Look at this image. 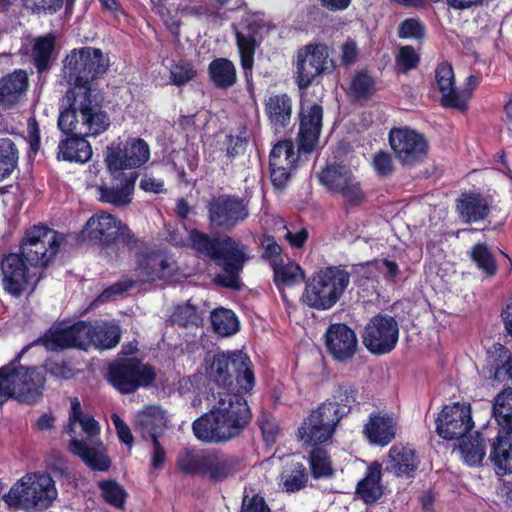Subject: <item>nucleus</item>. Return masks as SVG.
<instances>
[{
	"instance_id": "79ce46f5",
	"label": "nucleus",
	"mask_w": 512,
	"mask_h": 512,
	"mask_svg": "<svg viewBox=\"0 0 512 512\" xmlns=\"http://www.w3.org/2000/svg\"><path fill=\"white\" fill-rule=\"evenodd\" d=\"M349 167L340 163H328L319 173L318 179L328 191L338 193L353 178Z\"/></svg>"
},
{
	"instance_id": "a19ab883",
	"label": "nucleus",
	"mask_w": 512,
	"mask_h": 512,
	"mask_svg": "<svg viewBox=\"0 0 512 512\" xmlns=\"http://www.w3.org/2000/svg\"><path fill=\"white\" fill-rule=\"evenodd\" d=\"M381 471V464L373 462L366 469L364 478H362L356 486V493L366 504H373L382 496L380 486Z\"/></svg>"
},
{
	"instance_id": "2f4dec72",
	"label": "nucleus",
	"mask_w": 512,
	"mask_h": 512,
	"mask_svg": "<svg viewBox=\"0 0 512 512\" xmlns=\"http://www.w3.org/2000/svg\"><path fill=\"white\" fill-rule=\"evenodd\" d=\"M455 211L465 223H476L486 219L490 206L480 193L465 191L455 200Z\"/></svg>"
},
{
	"instance_id": "8fccbe9b",
	"label": "nucleus",
	"mask_w": 512,
	"mask_h": 512,
	"mask_svg": "<svg viewBox=\"0 0 512 512\" xmlns=\"http://www.w3.org/2000/svg\"><path fill=\"white\" fill-rule=\"evenodd\" d=\"M102 499L110 506L116 509H123L128 493L125 488L116 480L107 479L97 483Z\"/></svg>"
},
{
	"instance_id": "393cba45",
	"label": "nucleus",
	"mask_w": 512,
	"mask_h": 512,
	"mask_svg": "<svg viewBox=\"0 0 512 512\" xmlns=\"http://www.w3.org/2000/svg\"><path fill=\"white\" fill-rule=\"evenodd\" d=\"M143 246L136 247L131 253H134L135 272L144 280L153 281L167 277L170 272L168 259L160 252L148 246L142 240Z\"/></svg>"
},
{
	"instance_id": "4c0bfd02",
	"label": "nucleus",
	"mask_w": 512,
	"mask_h": 512,
	"mask_svg": "<svg viewBox=\"0 0 512 512\" xmlns=\"http://www.w3.org/2000/svg\"><path fill=\"white\" fill-rule=\"evenodd\" d=\"M487 363L493 378L498 382H512V351L496 343L488 351Z\"/></svg>"
},
{
	"instance_id": "ea45409f",
	"label": "nucleus",
	"mask_w": 512,
	"mask_h": 512,
	"mask_svg": "<svg viewBox=\"0 0 512 512\" xmlns=\"http://www.w3.org/2000/svg\"><path fill=\"white\" fill-rule=\"evenodd\" d=\"M207 73L210 82L218 89L226 90L237 83L236 66L228 58H214L207 67Z\"/></svg>"
},
{
	"instance_id": "0e129e2a",
	"label": "nucleus",
	"mask_w": 512,
	"mask_h": 512,
	"mask_svg": "<svg viewBox=\"0 0 512 512\" xmlns=\"http://www.w3.org/2000/svg\"><path fill=\"white\" fill-rule=\"evenodd\" d=\"M420 56L411 45L400 47L396 56V64L402 72L406 73L418 67Z\"/></svg>"
},
{
	"instance_id": "338daca9",
	"label": "nucleus",
	"mask_w": 512,
	"mask_h": 512,
	"mask_svg": "<svg viewBox=\"0 0 512 512\" xmlns=\"http://www.w3.org/2000/svg\"><path fill=\"white\" fill-rule=\"evenodd\" d=\"M372 165L380 177H388L394 172V164L391 155L386 151H378L373 155Z\"/></svg>"
},
{
	"instance_id": "37998d69",
	"label": "nucleus",
	"mask_w": 512,
	"mask_h": 512,
	"mask_svg": "<svg viewBox=\"0 0 512 512\" xmlns=\"http://www.w3.org/2000/svg\"><path fill=\"white\" fill-rule=\"evenodd\" d=\"M273 281L277 289L282 293L286 287H294L305 281V272L294 261L281 262L272 268Z\"/></svg>"
},
{
	"instance_id": "de8ad7c7",
	"label": "nucleus",
	"mask_w": 512,
	"mask_h": 512,
	"mask_svg": "<svg viewBox=\"0 0 512 512\" xmlns=\"http://www.w3.org/2000/svg\"><path fill=\"white\" fill-rule=\"evenodd\" d=\"M19 150L8 137L0 138V182L8 179L18 167Z\"/></svg>"
},
{
	"instance_id": "cd10ccee",
	"label": "nucleus",
	"mask_w": 512,
	"mask_h": 512,
	"mask_svg": "<svg viewBox=\"0 0 512 512\" xmlns=\"http://www.w3.org/2000/svg\"><path fill=\"white\" fill-rule=\"evenodd\" d=\"M28 88V74L23 69H15L0 78V107L4 110L15 107L25 98Z\"/></svg>"
},
{
	"instance_id": "680f3d73",
	"label": "nucleus",
	"mask_w": 512,
	"mask_h": 512,
	"mask_svg": "<svg viewBox=\"0 0 512 512\" xmlns=\"http://www.w3.org/2000/svg\"><path fill=\"white\" fill-rule=\"evenodd\" d=\"M171 318L174 324H177L181 327L198 325L200 321L197 308L188 303L178 306L173 312Z\"/></svg>"
},
{
	"instance_id": "e433bc0d",
	"label": "nucleus",
	"mask_w": 512,
	"mask_h": 512,
	"mask_svg": "<svg viewBox=\"0 0 512 512\" xmlns=\"http://www.w3.org/2000/svg\"><path fill=\"white\" fill-rule=\"evenodd\" d=\"M395 421L388 414L373 412L365 424L364 433L371 444L387 446L395 438Z\"/></svg>"
},
{
	"instance_id": "f03ea898",
	"label": "nucleus",
	"mask_w": 512,
	"mask_h": 512,
	"mask_svg": "<svg viewBox=\"0 0 512 512\" xmlns=\"http://www.w3.org/2000/svg\"><path fill=\"white\" fill-rule=\"evenodd\" d=\"M72 103L64 105L60 110L57 127L66 135L58 144L57 158L67 162L87 163L93 154L92 146L86 140L88 136H99L106 132L110 125V116L103 107H92L90 103L75 106V97L70 96Z\"/></svg>"
},
{
	"instance_id": "49530a36",
	"label": "nucleus",
	"mask_w": 512,
	"mask_h": 512,
	"mask_svg": "<svg viewBox=\"0 0 512 512\" xmlns=\"http://www.w3.org/2000/svg\"><path fill=\"white\" fill-rule=\"evenodd\" d=\"M493 416L498 428L512 429V388L503 389L494 399Z\"/></svg>"
},
{
	"instance_id": "20e7f679",
	"label": "nucleus",
	"mask_w": 512,
	"mask_h": 512,
	"mask_svg": "<svg viewBox=\"0 0 512 512\" xmlns=\"http://www.w3.org/2000/svg\"><path fill=\"white\" fill-rule=\"evenodd\" d=\"M187 232L188 245L195 254L212 261L224 271V274L215 277L216 284L223 288L240 290V274L250 260L248 246L228 234L210 235L197 228H191Z\"/></svg>"
},
{
	"instance_id": "423d86ee",
	"label": "nucleus",
	"mask_w": 512,
	"mask_h": 512,
	"mask_svg": "<svg viewBox=\"0 0 512 512\" xmlns=\"http://www.w3.org/2000/svg\"><path fill=\"white\" fill-rule=\"evenodd\" d=\"M176 466L185 475L199 476L213 483L235 477L244 468L243 458L217 448H183Z\"/></svg>"
},
{
	"instance_id": "f704fd0d",
	"label": "nucleus",
	"mask_w": 512,
	"mask_h": 512,
	"mask_svg": "<svg viewBox=\"0 0 512 512\" xmlns=\"http://www.w3.org/2000/svg\"><path fill=\"white\" fill-rule=\"evenodd\" d=\"M492 439L487 440L490 443L489 458L494 466L507 473L511 471L512 464V429L493 428Z\"/></svg>"
},
{
	"instance_id": "3c124183",
	"label": "nucleus",
	"mask_w": 512,
	"mask_h": 512,
	"mask_svg": "<svg viewBox=\"0 0 512 512\" xmlns=\"http://www.w3.org/2000/svg\"><path fill=\"white\" fill-rule=\"evenodd\" d=\"M470 258L487 276L496 273V261L487 244L476 243L471 249Z\"/></svg>"
},
{
	"instance_id": "a878e982",
	"label": "nucleus",
	"mask_w": 512,
	"mask_h": 512,
	"mask_svg": "<svg viewBox=\"0 0 512 512\" xmlns=\"http://www.w3.org/2000/svg\"><path fill=\"white\" fill-rule=\"evenodd\" d=\"M111 177V183L102 181L96 186L98 201L117 208L129 205L132 201V193L138 173L132 172L130 175L122 174L117 178Z\"/></svg>"
},
{
	"instance_id": "412c9836",
	"label": "nucleus",
	"mask_w": 512,
	"mask_h": 512,
	"mask_svg": "<svg viewBox=\"0 0 512 512\" xmlns=\"http://www.w3.org/2000/svg\"><path fill=\"white\" fill-rule=\"evenodd\" d=\"M436 432L445 440L461 439L473 428L470 405H446L436 418Z\"/></svg>"
},
{
	"instance_id": "bb28decb",
	"label": "nucleus",
	"mask_w": 512,
	"mask_h": 512,
	"mask_svg": "<svg viewBox=\"0 0 512 512\" xmlns=\"http://www.w3.org/2000/svg\"><path fill=\"white\" fill-rule=\"evenodd\" d=\"M68 451L79 457L92 471L107 472L111 467V459L101 440L89 445L85 440L72 437L68 443Z\"/></svg>"
},
{
	"instance_id": "f3484780",
	"label": "nucleus",
	"mask_w": 512,
	"mask_h": 512,
	"mask_svg": "<svg viewBox=\"0 0 512 512\" xmlns=\"http://www.w3.org/2000/svg\"><path fill=\"white\" fill-rule=\"evenodd\" d=\"M206 208L209 225L228 232L249 217L248 204L237 195L213 196Z\"/></svg>"
},
{
	"instance_id": "ddd939ff",
	"label": "nucleus",
	"mask_w": 512,
	"mask_h": 512,
	"mask_svg": "<svg viewBox=\"0 0 512 512\" xmlns=\"http://www.w3.org/2000/svg\"><path fill=\"white\" fill-rule=\"evenodd\" d=\"M0 276L3 290L13 297L34 290L45 275L31 267L19 252L4 253L0 258Z\"/></svg>"
},
{
	"instance_id": "dca6fc26",
	"label": "nucleus",
	"mask_w": 512,
	"mask_h": 512,
	"mask_svg": "<svg viewBox=\"0 0 512 512\" xmlns=\"http://www.w3.org/2000/svg\"><path fill=\"white\" fill-rule=\"evenodd\" d=\"M388 139L396 159L403 166L414 167L428 156V140L424 134L408 126L392 128Z\"/></svg>"
},
{
	"instance_id": "864d4df0",
	"label": "nucleus",
	"mask_w": 512,
	"mask_h": 512,
	"mask_svg": "<svg viewBox=\"0 0 512 512\" xmlns=\"http://www.w3.org/2000/svg\"><path fill=\"white\" fill-rule=\"evenodd\" d=\"M350 89L358 99H368L374 95L375 80L366 71H358L352 78Z\"/></svg>"
},
{
	"instance_id": "c9c22d12",
	"label": "nucleus",
	"mask_w": 512,
	"mask_h": 512,
	"mask_svg": "<svg viewBox=\"0 0 512 512\" xmlns=\"http://www.w3.org/2000/svg\"><path fill=\"white\" fill-rule=\"evenodd\" d=\"M246 28L248 30L247 34L236 31L235 38L240 56V65L246 81L249 82L253 76L254 56L260 41L256 38L258 33L256 23H249Z\"/></svg>"
},
{
	"instance_id": "39448f33",
	"label": "nucleus",
	"mask_w": 512,
	"mask_h": 512,
	"mask_svg": "<svg viewBox=\"0 0 512 512\" xmlns=\"http://www.w3.org/2000/svg\"><path fill=\"white\" fill-rule=\"evenodd\" d=\"M109 57L100 48L84 46L72 49L63 60V71L67 83L71 86L63 97L64 105H69L75 97V106L81 103L92 107H102L101 102L92 97L91 83L101 78L109 69Z\"/></svg>"
},
{
	"instance_id": "a18cd8bd",
	"label": "nucleus",
	"mask_w": 512,
	"mask_h": 512,
	"mask_svg": "<svg viewBox=\"0 0 512 512\" xmlns=\"http://www.w3.org/2000/svg\"><path fill=\"white\" fill-rule=\"evenodd\" d=\"M311 475L314 479L331 478L334 475L329 452L320 446H313L308 456Z\"/></svg>"
},
{
	"instance_id": "4468645a",
	"label": "nucleus",
	"mask_w": 512,
	"mask_h": 512,
	"mask_svg": "<svg viewBox=\"0 0 512 512\" xmlns=\"http://www.w3.org/2000/svg\"><path fill=\"white\" fill-rule=\"evenodd\" d=\"M333 69L334 63L329 58L328 46L324 43H309L297 51L295 83L300 90H306Z\"/></svg>"
},
{
	"instance_id": "4d7b16f0",
	"label": "nucleus",
	"mask_w": 512,
	"mask_h": 512,
	"mask_svg": "<svg viewBox=\"0 0 512 512\" xmlns=\"http://www.w3.org/2000/svg\"><path fill=\"white\" fill-rule=\"evenodd\" d=\"M260 245L263 249L262 259L269 262L271 268L283 262L282 247L278 244L275 237L264 234L260 237Z\"/></svg>"
},
{
	"instance_id": "7ed1b4c3",
	"label": "nucleus",
	"mask_w": 512,
	"mask_h": 512,
	"mask_svg": "<svg viewBox=\"0 0 512 512\" xmlns=\"http://www.w3.org/2000/svg\"><path fill=\"white\" fill-rule=\"evenodd\" d=\"M30 347L26 345L9 363L0 367V407L10 399L20 404H35L43 395L46 373L64 380L74 376L63 358H50L43 367L22 365L21 359Z\"/></svg>"
},
{
	"instance_id": "aec40b11",
	"label": "nucleus",
	"mask_w": 512,
	"mask_h": 512,
	"mask_svg": "<svg viewBox=\"0 0 512 512\" xmlns=\"http://www.w3.org/2000/svg\"><path fill=\"white\" fill-rule=\"evenodd\" d=\"M85 329H87V321L83 320L66 326L54 325L47 329L35 344H41L46 349L56 352L71 348L86 351L85 335L89 330Z\"/></svg>"
},
{
	"instance_id": "6ab92c4d",
	"label": "nucleus",
	"mask_w": 512,
	"mask_h": 512,
	"mask_svg": "<svg viewBox=\"0 0 512 512\" xmlns=\"http://www.w3.org/2000/svg\"><path fill=\"white\" fill-rule=\"evenodd\" d=\"M302 156L295 151L291 139L280 140L272 147L269 155V176L275 188L287 187L292 172L297 168ZM304 156L307 159L308 155Z\"/></svg>"
},
{
	"instance_id": "9d476101",
	"label": "nucleus",
	"mask_w": 512,
	"mask_h": 512,
	"mask_svg": "<svg viewBox=\"0 0 512 512\" xmlns=\"http://www.w3.org/2000/svg\"><path fill=\"white\" fill-rule=\"evenodd\" d=\"M65 242L64 233L39 223L26 229L18 252L31 267L45 275V270L54 262Z\"/></svg>"
},
{
	"instance_id": "b1692460",
	"label": "nucleus",
	"mask_w": 512,
	"mask_h": 512,
	"mask_svg": "<svg viewBox=\"0 0 512 512\" xmlns=\"http://www.w3.org/2000/svg\"><path fill=\"white\" fill-rule=\"evenodd\" d=\"M325 347L329 355L337 362L352 359L358 349L355 331L345 323H332L324 334Z\"/></svg>"
},
{
	"instance_id": "e2e57ef3",
	"label": "nucleus",
	"mask_w": 512,
	"mask_h": 512,
	"mask_svg": "<svg viewBox=\"0 0 512 512\" xmlns=\"http://www.w3.org/2000/svg\"><path fill=\"white\" fill-rule=\"evenodd\" d=\"M225 152L226 157L232 163L236 158L245 154L247 149L248 140L246 137L241 135H226L225 141Z\"/></svg>"
},
{
	"instance_id": "052dcab7",
	"label": "nucleus",
	"mask_w": 512,
	"mask_h": 512,
	"mask_svg": "<svg viewBox=\"0 0 512 512\" xmlns=\"http://www.w3.org/2000/svg\"><path fill=\"white\" fill-rule=\"evenodd\" d=\"M378 271H380V261L377 259L353 265L355 284L362 286L366 281L375 279Z\"/></svg>"
},
{
	"instance_id": "c756f323",
	"label": "nucleus",
	"mask_w": 512,
	"mask_h": 512,
	"mask_svg": "<svg viewBox=\"0 0 512 512\" xmlns=\"http://www.w3.org/2000/svg\"><path fill=\"white\" fill-rule=\"evenodd\" d=\"M292 98L286 93L273 94L264 102V112L275 133L284 132L292 117Z\"/></svg>"
},
{
	"instance_id": "0eeeda50",
	"label": "nucleus",
	"mask_w": 512,
	"mask_h": 512,
	"mask_svg": "<svg viewBox=\"0 0 512 512\" xmlns=\"http://www.w3.org/2000/svg\"><path fill=\"white\" fill-rule=\"evenodd\" d=\"M58 490L48 472H28L14 483L3 500L8 506L25 512H42L50 508Z\"/></svg>"
},
{
	"instance_id": "58836bf2",
	"label": "nucleus",
	"mask_w": 512,
	"mask_h": 512,
	"mask_svg": "<svg viewBox=\"0 0 512 512\" xmlns=\"http://www.w3.org/2000/svg\"><path fill=\"white\" fill-rule=\"evenodd\" d=\"M85 335L86 350L90 345L99 349H111L118 345L121 338V331L118 325L103 323L102 325H92L87 322Z\"/></svg>"
},
{
	"instance_id": "6e6552de",
	"label": "nucleus",
	"mask_w": 512,
	"mask_h": 512,
	"mask_svg": "<svg viewBox=\"0 0 512 512\" xmlns=\"http://www.w3.org/2000/svg\"><path fill=\"white\" fill-rule=\"evenodd\" d=\"M350 277L351 273L344 265L322 267L305 281L301 300L309 308L329 310L344 295Z\"/></svg>"
},
{
	"instance_id": "1a4fd4ad",
	"label": "nucleus",
	"mask_w": 512,
	"mask_h": 512,
	"mask_svg": "<svg viewBox=\"0 0 512 512\" xmlns=\"http://www.w3.org/2000/svg\"><path fill=\"white\" fill-rule=\"evenodd\" d=\"M83 233L101 251L114 254L116 258L120 256L118 245H122L128 251L143 246L142 239L138 238L127 224L105 211L93 214L87 220Z\"/></svg>"
},
{
	"instance_id": "473e14b6",
	"label": "nucleus",
	"mask_w": 512,
	"mask_h": 512,
	"mask_svg": "<svg viewBox=\"0 0 512 512\" xmlns=\"http://www.w3.org/2000/svg\"><path fill=\"white\" fill-rule=\"evenodd\" d=\"M57 38L52 32L35 37L28 53L30 64L38 75L47 73L55 60Z\"/></svg>"
},
{
	"instance_id": "13d9d810",
	"label": "nucleus",
	"mask_w": 512,
	"mask_h": 512,
	"mask_svg": "<svg viewBox=\"0 0 512 512\" xmlns=\"http://www.w3.org/2000/svg\"><path fill=\"white\" fill-rule=\"evenodd\" d=\"M307 482L308 474L302 463H296L291 473L283 476V488L288 493L305 488Z\"/></svg>"
},
{
	"instance_id": "72a5a7b5",
	"label": "nucleus",
	"mask_w": 512,
	"mask_h": 512,
	"mask_svg": "<svg viewBox=\"0 0 512 512\" xmlns=\"http://www.w3.org/2000/svg\"><path fill=\"white\" fill-rule=\"evenodd\" d=\"M419 464L420 460L415 449L404 445H394L388 452L386 471L397 477L412 478Z\"/></svg>"
},
{
	"instance_id": "774afa93",
	"label": "nucleus",
	"mask_w": 512,
	"mask_h": 512,
	"mask_svg": "<svg viewBox=\"0 0 512 512\" xmlns=\"http://www.w3.org/2000/svg\"><path fill=\"white\" fill-rule=\"evenodd\" d=\"M45 472L65 479L70 478L71 475L67 460L62 455L53 456L52 461L47 463Z\"/></svg>"
},
{
	"instance_id": "603ef678",
	"label": "nucleus",
	"mask_w": 512,
	"mask_h": 512,
	"mask_svg": "<svg viewBox=\"0 0 512 512\" xmlns=\"http://www.w3.org/2000/svg\"><path fill=\"white\" fill-rule=\"evenodd\" d=\"M197 75L192 62L187 60H179L174 62L170 68V83L174 86L181 87L193 80Z\"/></svg>"
},
{
	"instance_id": "f257e3e1",
	"label": "nucleus",
	"mask_w": 512,
	"mask_h": 512,
	"mask_svg": "<svg viewBox=\"0 0 512 512\" xmlns=\"http://www.w3.org/2000/svg\"><path fill=\"white\" fill-rule=\"evenodd\" d=\"M206 372L226 392L208 412L193 421L192 431L201 442L226 443L240 436L252 419L251 409L243 395L254 388V371L249 357L242 352L231 351L215 354Z\"/></svg>"
},
{
	"instance_id": "5701e85b",
	"label": "nucleus",
	"mask_w": 512,
	"mask_h": 512,
	"mask_svg": "<svg viewBox=\"0 0 512 512\" xmlns=\"http://www.w3.org/2000/svg\"><path fill=\"white\" fill-rule=\"evenodd\" d=\"M323 126V107L313 103L301 107L299 113V131L297 135L298 153L311 155L319 144Z\"/></svg>"
},
{
	"instance_id": "69168bd1",
	"label": "nucleus",
	"mask_w": 512,
	"mask_h": 512,
	"mask_svg": "<svg viewBox=\"0 0 512 512\" xmlns=\"http://www.w3.org/2000/svg\"><path fill=\"white\" fill-rule=\"evenodd\" d=\"M240 512H272L262 495L254 493L244 494L241 502Z\"/></svg>"
},
{
	"instance_id": "a211bd4d",
	"label": "nucleus",
	"mask_w": 512,
	"mask_h": 512,
	"mask_svg": "<svg viewBox=\"0 0 512 512\" xmlns=\"http://www.w3.org/2000/svg\"><path fill=\"white\" fill-rule=\"evenodd\" d=\"M362 339L364 346L372 354H388L398 343V323L392 316L378 314L365 326Z\"/></svg>"
},
{
	"instance_id": "5fc2aeb1",
	"label": "nucleus",
	"mask_w": 512,
	"mask_h": 512,
	"mask_svg": "<svg viewBox=\"0 0 512 512\" xmlns=\"http://www.w3.org/2000/svg\"><path fill=\"white\" fill-rule=\"evenodd\" d=\"M338 193L343 197L346 209L358 207L366 201V194L354 176Z\"/></svg>"
},
{
	"instance_id": "bf43d9fd",
	"label": "nucleus",
	"mask_w": 512,
	"mask_h": 512,
	"mask_svg": "<svg viewBox=\"0 0 512 512\" xmlns=\"http://www.w3.org/2000/svg\"><path fill=\"white\" fill-rule=\"evenodd\" d=\"M397 34L401 39L423 40L426 28L419 18H406L399 24Z\"/></svg>"
},
{
	"instance_id": "2eb2a0df",
	"label": "nucleus",
	"mask_w": 512,
	"mask_h": 512,
	"mask_svg": "<svg viewBox=\"0 0 512 512\" xmlns=\"http://www.w3.org/2000/svg\"><path fill=\"white\" fill-rule=\"evenodd\" d=\"M149 159V144L140 137H132L124 143L108 146L104 161L109 174L117 178L125 174V170L142 167Z\"/></svg>"
},
{
	"instance_id": "c85d7f7f",
	"label": "nucleus",
	"mask_w": 512,
	"mask_h": 512,
	"mask_svg": "<svg viewBox=\"0 0 512 512\" xmlns=\"http://www.w3.org/2000/svg\"><path fill=\"white\" fill-rule=\"evenodd\" d=\"M494 432L492 427H483L474 434L467 433L459 439L458 450L468 466L476 467L482 463L486 455L487 440L492 439Z\"/></svg>"
},
{
	"instance_id": "c03bdc74",
	"label": "nucleus",
	"mask_w": 512,
	"mask_h": 512,
	"mask_svg": "<svg viewBox=\"0 0 512 512\" xmlns=\"http://www.w3.org/2000/svg\"><path fill=\"white\" fill-rule=\"evenodd\" d=\"M334 401L338 409H341L345 416L349 414L353 407L360 405L361 394L359 387L351 382L339 383L333 393Z\"/></svg>"
},
{
	"instance_id": "4be33fe9",
	"label": "nucleus",
	"mask_w": 512,
	"mask_h": 512,
	"mask_svg": "<svg viewBox=\"0 0 512 512\" xmlns=\"http://www.w3.org/2000/svg\"><path fill=\"white\" fill-rule=\"evenodd\" d=\"M436 88L441 94L440 105L464 113L469 108V91H460L456 87L454 70L448 61L438 63L435 68Z\"/></svg>"
},
{
	"instance_id": "6e6d98bb",
	"label": "nucleus",
	"mask_w": 512,
	"mask_h": 512,
	"mask_svg": "<svg viewBox=\"0 0 512 512\" xmlns=\"http://www.w3.org/2000/svg\"><path fill=\"white\" fill-rule=\"evenodd\" d=\"M22 2L28 11L38 16L54 15L63 6L66 7L65 0H22Z\"/></svg>"
},
{
	"instance_id": "09e8293b",
	"label": "nucleus",
	"mask_w": 512,
	"mask_h": 512,
	"mask_svg": "<svg viewBox=\"0 0 512 512\" xmlns=\"http://www.w3.org/2000/svg\"><path fill=\"white\" fill-rule=\"evenodd\" d=\"M211 324L214 331L222 336H230L239 330V321L235 313L226 308H216L211 312Z\"/></svg>"
},
{
	"instance_id": "7c9ffc66",
	"label": "nucleus",
	"mask_w": 512,
	"mask_h": 512,
	"mask_svg": "<svg viewBox=\"0 0 512 512\" xmlns=\"http://www.w3.org/2000/svg\"><path fill=\"white\" fill-rule=\"evenodd\" d=\"M135 427L144 440L159 439L168 427L167 414L160 406H147L137 414Z\"/></svg>"
},
{
	"instance_id": "f8f14e48",
	"label": "nucleus",
	"mask_w": 512,
	"mask_h": 512,
	"mask_svg": "<svg viewBox=\"0 0 512 512\" xmlns=\"http://www.w3.org/2000/svg\"><path fill=\"white\" fill-rule=\"evenodd\" d=\"M345 416L330 400L322 402L303 419L296 432L303 446H320L330 441Z\"/></svg>"
},
{
	"instance_id": "9b49d317",
	"label": "nucleus",
	"mask_w": 512,
	"mask_h": 512,
	"mask_svg": "<svg viewBox=\"0 0 512 512\" xmlns=\"http://www.w3.org/2000/svg\"><path fill=\"white\" fill-rule=\"evenodd\" d=\"M105 379L117 392L127 395L141 387H151L156 380V371L137 357H122L109 363Z\"/></svg>"
}]
</instances>
